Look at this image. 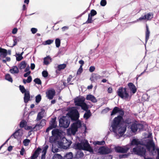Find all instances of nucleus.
<instances>
[{
  "instance_id": "nucleus-1",
  "label": "nucleus",
  "mask_w": 159,
  "mask_h": 159,
  "mask_svg": "<svg viewBox=\"0 0 159 159\" xmlns=\"http://www.w3.org/2000/svg\"><path fill=\"white\" fill-rule=\"evenodd\" d=\"M133 148V152L135 154L140 156H144L146 152V147L148 151L151 149L155 150V144L152 139H146L143 141L139 140L138 139H133L131 141L130 145L123 147L117 146L115 148L116 152L119 153H125L129 149Z\"/></svg>"
},
{
  "instance_id": "nucleus-2",
  "label": "nucleus",
  "mask_w": 159,
  "mask_h": 159,
  "mask_svg": "<svg viewBox=\"0 0 159 159\" xmlns=\"http://www.w3.org/2000/svg\"><path fill=\"white\" fill-rule=\"evenodd\" d=\"M120 115L116 117L113 120L111 125V127L113 132L115 133V136L117 138H118L123 135L126 129L125 126L122 127L120 122L123 120V116L124 112L122 109L119 108L118 112Z\"/></svg>"
},
{
  "instance_id": "nucleus-3",
  "label": "nucleus",
  "mask_w": 159,
  "mask_h": 159,
  "mask_svg": "<svg viewBox=\"0 0 159 159\" xmlns=\"http://www.w3.org/2000/svg\"><path fill=\"white\" fill-rule=\"evenodd\" d=\"M76 148L80 150H83L89 151L90 153H93V150L90 146L88 141L85 140H83L80 143H77Z\"/></svg>"
},
{
  "instance_id": "nucleus-4",
  "label": "nucleus",
  "mask_w": 159,
  "mask_h": 159,
  "mask_svg": "<svg viewBox=\"0 0 159 159\" xmlns=\"http://www.w3.org/2000/svg\"><path fill=\"white\" fill-rule=\"evenodd\" d=\"M81 125V122L79 120L73 123L71 127L67 129V134L70 135H75L78 131V129L80 128Z\"/></svg>"
},
{
  "instance_id": "nucleus-5",
  "label": "nucleus",
  "mask_w": 159,
  "mask_h": 159,
  "mask_svg": "<svg viewBox=\"0 0 159 159\" xmlns=\"http://www.w3.org/2000/svg\"><path fill=\"white\" fill-rule=\"evenodd\" d=\"M48 147V145H45L43 147L42 149L41 148H38L35 151L34 154L31 157V159H36L38 157L39 153L41 152L42 150V151L41 159H45L47 150Z\"/></svg>"
},
{
  "instance_id": "nucleus-6",
  "label": "nucleus",
  "mask_w": 159,
  "mask_h": 159,
  "mask_svg": "<svg viewBox=\"0 0 159 159\" xmlns=\"http://www.w3.org/2000/svg\"><path fill=\"white\" fill-rule=\"evenodd\" d=\"M118 95L121 98L126 100H129L130 99L131 96L127 93L125 88H120L117 91Z\"/></svg>"
},
{
  "instance_id": "nucleus-7",
  "label": "nucleus",
  "mask_w": 159,
  "mask_h": 159,
  "mask_svg": "<svg viewBox=\"0 0 159 159\" xmlns=\"http://www.w3.org/2000/svg\"><path fill=\"white\" fill-rule=\"evenodd\" d=\"M72 120H76L78 119L80 115L78 111L74 108H71L67 114Z\"/></svg>"
},
{
  "instance_id": "nucleus-8",
  "label": "nucleus",
  "mask_w": 159,
  "mask_h": 159,
  "mask_svg": "<svg viewBox=\"0 0 159 159\" xmlns=\"http://www.w3.org/2000/svg\"><path fill=\"white\" fill-rule=\"evenodd\" d=\"M58 144L60 148L67 149L70 147L71 142L68 141L65 138L63 137L60 141H58Z\"/></svg>"
},
{
  "instance_id": "nucleus-9",
  "label": "nucleus",
  "mask_w": 159,
  "mask_h": 159,
  "mask_svg": "<svg viewBox=\"0 0 159 159\" xmlns=\"http://www.w3.org/2000/svg\"><path fill=\"white\" fill-rule=\"evenodd\" d=\"M59 125L64 128H67L70 123V121L66 117H63L59 120Z\"/></svg>"
},
{
  "instance_id": "nucleus-10",
  "label": "nucleus",
  "mask_w": 159,
  "mask_h": 159,
  "mask_svg": "<svg viewBox=\"0 0 159 159\" xmlns=\"http://www.w3.org/2000/svg\"><path fill=\"white\" fill-rule=\"evenodd\" d=\"M111 152V149L107 147L102 146L99 148L98 152L102 155H106Z\"/></svg>"
},
{
  "instance_id": "nucleus-11",
  "label": "nucleus",
  "mask_w": 159,
  "mask_h": 159,
  "mask_svg": "<svg viewBox=\"0 0 159 159\" xmlns=\"http://www.w3.org/2000/svg\"><path fill=\"white\" fill-rule=\"evenodd\" d=\"M45 124L46 120L44 119L41 120L40 122L37 123L36 125L34 126V131L40 129L43 126L45 125Z\"/></svg>"
},
{
  "instance_id": "nucleus-12",
  "label": "nucleus",
  "mask_w": 159,
  "mask_h": 159,
  "mask_svg": "<svg viewBox=\"0 0 159 159\" xmlns=\"http://www.w3.org/2000/svg\"><path fill=\"white\" fill-rule=\"evenodd\" d=\"M23 134L22 129H19L12 134L11 137L13 136L14 138L17 139L21 137Z\"/></svg>"
},
{
  "instance_id": "nucleus-13",
  "label": "nucleus",
  "mask_w": 159,
  "mask_h": 159,
  "mask_svg": "<svg viewBox=\"0 0 159 159\" xmlns=\"http://www.w3.org/2000/svg\"><path fill=\"white\" fill-rule=\"evenodd\" d=\"M85 100V98L83 97H77L74 99V102L76 105L80 106Z\"/></svg>"
},
{
  "instance_id": "nucleus-14",
  "label": "nucleus",
  "mask_w": 159,
  "mask_h": 159,
  "mask_svg": "<svg viewBox=\"0 0 159 159\" xmlns=\"http://www.w3.org/2000/svg\"><path fill=\"white\" fill-rule=\"evenodd\" d=\"M128 85L131 91V93H135L137 91V89L135 86L132 83H128Z\"/></svg>"
},
{
  "instance_id": "nucleus-15",
  "label": "nucleus",
  "mask_w": 159,
  "mask_h": 159,
  "mask_svg": "<svg viewBox=\"0 0 159 159\" xmlns=\"http://www.w3.org/2000/svg\"><path fill=\"white\" fill-rule=\"evenodd\" d=\"M46 94L48 98L50 99H52L53 98L55 95V92L54 90L51 89L47 92Z\"/></svg>"
},
{
  "instance_id": "nucleus-16",
  "label": "nucleus",
  "mask_w": 159,
  "mask_h": 159,
  "mask_svg": "<svg viewBox=\"0 0 159 159\" xmlns=\"http://www.w3.org/2000/svg\"><path fill=\"white\" fill-rule=\"evenodd\" d=\"M0 59L5 58L7 55V50L0 48Z\"/></svg>"
},
{
  "instance_id": "nucleus-17",
  "label": "nucleus",
  "mask_w": 159,
  "mask_h": 159,
  "mask_svg": "<svg viewBox=\"0 0 159 159\" xmlns=\"http://www.w3.org/2000/svg\"><path fill=\"white\" fill-rule=\"evenodd\" d=\"M30 94L29 91H26L24 93V102L25 103H27L30 100Z\"/></svg>"
},
{
  "instance_id": "nucleus-18",
  "label": "nucleus",
  "mask_w": 159,
  "mask_h": 159,
  "mask_svg": "<svg viewBox=\"0 0 159 159\" xmlns=\"http://www.w3.org/2000/svg\"><path fill=\"white\" fill-rule=\"evenodd\" d=\"M86 99L92 101L93 102H96L97 100L94 96L91 94L88 95L87 96Z\"/></svg>"
},
{
  "instance_id": "nucleus-19",
  "label": "nucleus",
  "mask_w": 159,
  "mask_h": 159,
  "mask_svg": "<svg viewBox=\"0 0 159 159\" xmlns=\"http://www.w3.org/2000/svg\"><path fill=\"white\" fill-rule=\"evenodd\" d=\"M101 78V76L97 74H93L90 78V80L92 81H95L100 79Z\"/></svg>"
},
{
  "instance_id": "nucleus-20",
  "label": "nucleus",
  "mask_w": 159,
  "mask_h": 159,
  "mask_svg": "<svg viewBox=\"0 0 159 159\" xmlns=\"http://www.w3.org/2000/svg\"><path fill=\"white\" fill-rule=\"evenodd\" d=\"M10 72L12 74H17L19 72L18 68L16 66H13L12 68L10 70Z\"/></svg>"
},
{
  "instance_id": "nucleus-21",
  "label": "nucleus",
  "mask_w": 159,
  "mask_h": 159,
  "mask_svg": "<svg viewBox=\"0 0 159 159\" xmlns=\"http://www.w3.org/2000/svg\"><path fill=\"white\" fill-rule=\"evenodd\" d=\"M146 38H145V43L146 44L148 42V39H149L150 32L149 30L148 26L147 25L146 26Z\"/></svg>"
},
{
  "instance_id": "nucleus-22",
  "label": "nucleus",
  "mask_w": 159,
  "mask_h": 159,
  "mask_svg": "<svg viewBox=\"0 0 159 159\" xmlns=\"http://www.w3.org/2000/svg\"><path fill=\"white\" fill-rule=\"evenodd\" d=\"M51 58L49 56H47L45 57L43 60L44 64L45 65H48L51 62Z\"/></svg>"
},
{
  "instance_id": "nucleus-23",
  "label": "nucleus",
  "mask_w": 159,
  "mask_h": 159,
  "mask_svg": "<svg viewBox=\"0 0 159 159\" xmlns=\"http://www.w3.org/2000/svg\"><path fill=\"white\" fill-rule=\"evenodd\" d=\"M131 129L133 132H135L137 130V123H133L132 124Z\"/></svg>"
},
{
  "instance_id": "nucleus-24",
  "label": "nucleus",
  "mask_w": 159,
  "mask_h": 159,
  "mask_svg": "<svg viewBox=\"0 0 159 159\" xmlns=\"http://www.w3.org/2000/svg\"><path fill=\"white\" fill-rule=\"evenodd\" d=\"M142 20L147 21V17L145 14L144 16H142L141 17L137 19L136 20L133 21L132 23H135L139 21H141Z\"/></svg>"
},
{
  "instance_id": "nucleus-25",
  "label": "nucleus",
  "mask_w": 159,
  "mask_h": 159,
  "mask_svg": "<svg viewBox=\"0 0 159 159\" xmlns=\"http://www.w3.org/2000/svg\"><path fill=\"white\" fill-rule=\"evenodd\" d=\"M44 112V111H41L38 113L36 121H38L43 118V116Z\"/></svg>"
},
{
  "instance_id": "nucleus-26",
  "label": "nucleus",
  "mask_w": 159,
  "mask_h": 159,
  "mask_svg": "<svg viewBox=\"0 0 159 159\" xmlns=\"http://www.w3.org/2000/svg\"><path fill=\"white\" fill-rule=\"evenodd\" d=\"M73 156L71 152L67 153L64 157L63 159H73Z\"/></svg>"
},
{
  "instance_id": "nucleus-27",
  "label": "nucleus",
  "mask_w": 159,
  "mask_h": 159,
  "mask_svg": "<svg viewBox=\"0 0 159 159\" xmlns=\"http://www.w3.org/2000/svg\"><path fill=\"white\" fill-rule=\"evenodd\" d=\"M147 17V20H150L152 19L153 16V14L152 12H149L147 14H145Z\"/></svg>"
},
{
  "instance_id": "nucleus-28",
  "label": "nucleus",
  "mask_w": 159,
  "mask_h": 159,
  "mask_svg": "<svg viewBox=\"0 0 159 159\" xmlns=\"http://www.w3.org/2000/svg\"><path fill=\"white\" fill-rule=\"evenodd\" d=\"M52 135L53 136H59L60 134L59 130L57 129H54L52 131Z\"/></svg>"
},
{
  "instance_id": "nucleus-29",
  "label": "nucleus",
  "mask_w": 159,
  "mask_h": 159,
  "mask_svg": "<svg viewBox=\"0 0 159 159\" xmlns=\"http://www.w3.org/2000/svg\"><path fill=\"white\" fill-rule=\"evenodd\" d=\"M119 108L117 107H115L113 109L111 113V116H112L115 115L116 113L118 112Z\"/></svg>"
},
{
  "instance_id": "nucleus-30",
  "label": "nucleus",
  "mask_w": 159,
  "mask_h": 159,
  "mask_svg": "<svg viewBox=\"0 0 159 159\" xmlns=\"http://www.w3.org/2000/svg\"><path fill=\"white\" fill-rule=\"evenodd\" d=\"M26 66V63L25 61H22L19 66L20 69H22L25 68Z\"/></svg>"
},
{
  "instance_id": "nucleus-31",
  "label": "nucleus",
  "mask_w": 159,
  "mask_h": 159,
  "mask_svg": "<svg viewBox=\"0 0 159 159\" xmlns=\"http://www.w3.org/2000/svg\"><path fill=\"white\" fill-rule=\"evenodd\" d=\"M54 42V40L53 39H48L43 43V44L44 45H50L52 43Z\"/></svg>"
},
{
  "instance_id": "nucleus-32",
  "label": "nucleus",
  "mask_w": 159,
  "mask_h": 159,
  "mask_svg": "<svg viewBox=\"0 0 159 159\" xmlns=\"http://www.w3.org/2000/svg\"><path fill=\"white\" fill-rule=\"evenodd\" d=\"M80 106L81 107V108L82 109L85 111H87L88 109V106L84 102L83 103H82Z\"/></svg>"
},
{
  "instance_id": "nucleus-33",
  "label": "nucleus",
  "mask_w": 159,
  "mask_h": 159,
  "mask_svg": "<svg viewBox=\"0 0 159 159\" xmlns=\"http://www.w3.org/2000/svg\"><path fill=\"white\" fill-rule=\"evenodd\" d=\"M91 116V113L90 110H89L86 112L84 115V117L86 120L88 119Z\"/></svg>"
},
{
  "instance_id": "nucleus-34",
  "label": "nucleus",
  "mask_w": 159,
  "mask_h": 159,
  "mask_svg": "<svg viewBox=\"0 0 159 159\" xmlns=\"http://www.w3.org/2000/svg\"><path fill=\"white\" fill-rule=\"evenodd\" d=\"M51 126L52 128H54L56 126V124L55 123V119H52L50 122Z\"/></svg>"
},
{
  "instance_id": "nucleus-35",
  "label": "nucleus",
  "mask_w": 159,
  "mask_h": 159,
  "mask_svg": "<svg viewBox=\"0 0 159 159\" xmlns=\"http://www.w3.org/2000/svg\"><path fill=\"white\" fill-rule=\"evenodd\" d=\"M27 124V122L24 120H23L21 121L20 124V128H23L24 127H25L26 125Z\"/></svg>"
},
{
  "instance_id": "nucleus-36",
  "label": "nucleus",
  "mask_w": 159,
  "mask_h": 159,
  "mask_svg": "<svg viewBox=\"0 0 159 159\" xmlns=\"http://www.w3.org/2000/svg\"><path fill=\"white\" fill-rule=\"evenodd\" d=\"M5 79L11 82H12L13 81L11 75L9 74H7L6 75Z\"/></svg>"
},
{
  "instance_id": "nucleus-37",
  "label": "nucleus",
  "mask_w": 159,
  "mask_h": 159,
  "mask_svg": "<svg viewBox=\"0 0 159 159\" xmlns=\"http://www.w3.org/2000/svg\"><path fill=\"white\" fill-rule=\"evenodd\" d=\"M19 87L20 91L22 93H25L26 91H29L25 89L23 86L20 85Z\"/></svg>"
},
{
  "instance_id": "nucleus-38",
  "label": "nucleus",
  "mask_w": 159,
  "mask_h": 159,
  "mask_svg": "<svg viewBox=\"0 0 159 159\" xmlns=\"http://www.w3.org/2000/svg\"><path fill=\"white\" fill-rule=\"evenodd\" d=\"M41 97L40 94L37 95L35 97V102L38 104L41 101Z\"/></svg>"
},
{
  "instance_id": "nucleus-39",
  "label": "nucleus",
  "mask_w": 159,
  "mask_h": 159,
  "mask_svg": "<svg viewBox=\"0 0 159 159\" xmlns=\"http://www.w3.org/2000/svg\"><path fill=\"white\" fill-rule=\"evenodd\" d=\"M66 66V65L65 64L58 65V70H61L65 68Z\"/></svg>"
},
{
  "instance_id": "nucleus-40",
  "label": "nucleus",
  "mask_w": 159,
  "mask_h": 159,
  "mask_svg": "<svg viewBox=\"0 0 159 159\" xmlns=\"http://www.w3.org/2000/svg\"><path fill=\"white\" fill-rule=\"evenodd\" d=\"M30 142V141L29 139H25L23 140V143L24 146H27L29 145Z\"/></svg>"
},
{
  "instance_id": "nucleus-41",
  "label": "nucleus",
  "mask_w": 159,
  "mask_h": 159,
  "mask_svg": "<svg viewBox=\"0 0 159 159\" xmlns=\"http://www.w3.org/2000/svg\"><path fill=\"white\" fill-rule=\"evenodd\" d=\"M55 43L56 47L57 48H59L60 45L61 43V41L60 39H56L55 40Z\"/></svg>"
},
{
  "instance_id": "nucleus-42",
  "label": "nucleus",
  "mask_w": 159,
  "mask_h": 159,
  "mask_svg": "<svg viewBox=\"0 0 159 159\" xmlns=\"http://www.w3.org/2000/svg\"><path fill=\"white\" fill-rule=\"evenodd\" d=\"M16 60L18 61H21L23 58V57L21 55H20L19 53H16Z\"/></svg>"
},
{
  "instance_id": "nucleus-43",
  "label": "nucleus",
  "mask_w": 159,
  "mask_h": 159,
  "mask_svg": "<svg viewBox=\"0 0 159 159\" xmlns=\"http://www.w3.org/2000/svg\"><path fill=\"white\" fill-rule=\"evenodd\" d=\"M62 157L60 155L56 154L54 155L52 159H62Z\"/></svg>"
},
{
  "instance_id": "nucleus-44",
  "label": "nucleus",
  "mask_w": 159,
  "mask_h": 159,
  "mask_svg": "<svg viewBox=\"0 0 159 159\" xmlns=\"http://www.w3.org/2000/svg\"><path fill=\"white\" fill-rule=\"evenodd\" d=\"M124 123L129 125L132 123V120L130 119L127 118L124 121Z\"/></svg>"
},
{
  "instance_id": "nucleus-45",
  "label": "nucleus",
  "mask_w": 159,
  "mask_h": 159,
  "mask_svg": "<svg viewBox=\"0 0 159 159\" xmlns=\"http://www.w3.org/2000/svg\"><path fill=\"white\" fill-rule=\"evenodd\" d=\"M137 130L139 129V130H141L143 129V126L142 124L137 123Z\"/></svg>"
},
{
  "instance_id": "nucleus-46",
  "label": "nucleus",
  "mask_w": 159,
  "mask_h": 159,
  "mask_svg": "<svg viewBox=\"0 0 159 159\" xmlns=\"http://www.w3.org/2000/svg\"><path fill=\"white\" fill-rule=\"evenodd\" d=\"M92 16H91L90 15V14H89L88 18L86 22V23H90L92 22Z\"/></svg>"
},
{
  "instance_id": "nucleus-47",
  "label": "nucleus",
  "mask_w": 159,
  "mask_h": 159,
  "mask_svg": "<svg viewBox=\"0 0 159 159\" xmlns=\"http://www.w3.org/2000/svg\"><path fill=\"white\" fill-rule=\"evenodd\" d=\"M149 97L147 94H144L143 96V98L145 101H147L149 99Z\"/></svg>"
},
{
  "instance_id": "nucleus-48",
  "label": "nucleus",
  "mask_w": 159,
  "mask_h": 159,
  "mask_svg": "<svg viewBox=\"0 0 159 159\" xmlns=\"http://www.w3.org/2000/svg\"><path fill=\"white\" fill-rule=\"evenodd\" d=\"M25 129L26 130H30L31 131H34V127H32L31 126H25Z\"/></svg>"
},
{
  "instance_id": "nucleus-49",
  "label": "nucleus",
  "mask_w": 159,
  "mask_h": 159,
  "mask_svg": "<svg viewBox=\"0 0 159 159\" xmlns=\"http://www.w3.org/2000/svg\"><path fill=\"white\" fill-rule=\"evenodd\" d=\"M34 81L36 84H41V82L39 78H36L34 79Z\"/></svg>"
},
{
  "instance_id": "nucleus-50",
  "label": "nucleus",
  "mask_w": 159,
  "mask_h": 159,
  "mask_svg": "<svg viewBox=\"0 0 159 159\" xmlns=\"http://www.w3.org/2000/svg\"><path fill=\"white\" fill-rule=\"evenodd\" d=\"M89 14H90V15L91 16H93L96 15L97 12L96 11L94 10H92Z\"/></svg>"
},
{
  "instance_id": "nucleus-51",
  "label": "nucleus",
  "mask_w": 159,
  "mask_h": 159,
  "mask_svg": "<svg viewBox=\"0 0 159 159\" xmlns=\"http://www.w3.org/2000/svg\"><path fill=\"white\" fill-rule=\"evenodd\" d=\"M43 76L44 77H46L48 76V73L47 71L44 70L42 72Z\"/></svg>"
},
{
  "instance_id": "nucleus-52",
  "label": "nucleus",
  "mask_w": 159,
  "mask_h": 159,
  "mask_svg": "<svg viewBox=\"0 0 159 159\" xmlns=\"http://www.w3.org/2000/svg\"><path fill=\"white\" fill-rule=\"evenodd\" d=\"M107 4L106 0H101L100 2V5L102 6H104Z\"/></svg>"
},
{
  "instance_id": "nucleus-53",
  "label": "nucleus",
  "mask_w": 159,
  "mask_h": 159,
  "mask_svg": "<svg viewBox=\"0 0 159 159\" xmlns=\"http://www.w3.org/2000/svg\"><path fill=\"white\" fill-rule=\"evenodd\" d=\"M96 144L97 145H103L105 143V142L104 141H97L96 142Z\"/></svg>"
},
{
  "instance_id": "nucleus-54",
  "label": "nucleus",
  "mask_w": 159,
  "mask_h": 159,
  "mask_svg": "<svg viewBox=\"0 0 159 159\" xmlns=\"http://www.w3.org/2000/svg\"><path fill=\"white\" fill-rule=\"evenodd\" d=\"M83 71V68L82 67V66H80V68L78 70L77 74V75H80Z\"/></svg>"
},
{
  "instance_id": "nucleus-55",
  "label": "nucleus",
  "mask_w": 159,
  "mask_h": 159,
  "mask_svg": "<svg viewBox=\"0 0 159 159\" xmlns=\"http://www.w3.org/2000/svg\"><path fill=\"white\" fill-rule=\"evenodd\" d=\"M37 29L36 28H32L31 29V31L33 34H35L36 33L37 31Z\"/></svg>"
},
{
  "instance_id": "nucleus-56",
  "label": "nucleus",
  "mask_w": 159,
  "mask_h": 159,
  "mask_svg": "<svg viewBox=\"0 0 159 159\" xmlns=\"http://www.w3.org/2000/svg\"><path fill=\"white\" fill-rule=\"evenodd\" d=\"M56 140L54 138V136H51L49 138V141L51 143H52L54 142Z\"/></svg>"
},
{
  "instance_id": "nucleus-57",
  "label": "nucleus",
  "mask_w": 159,
  "mask_h": 159,
  "mask_svg": "<svg viewBox=\"0 0 159 159\" xmlns=\"http://www.w3.org/2000/svg\"><path fill=\"white\" fill-rule=\"evenodd\" d=\"M95 69V67L93 66H91L90 67L89 70L90 72H92Z\"/></svg>"
},
{
  "instance_id": "nucleus-58",
  "label": "nucleus",
  "mask_w": 159,
  "mask_h": 159,
  "mask_svg": "<svg viewBox=\"0 0 159 159\" xmlns=\"http://www.w3.org/2000/svg\"><path fill=\"white\" fill-rule=\"evenodd\" d=\"M26 80L27 82V83H30L32 81V77L30 76H29L28 77L27 79Z\"/></svg>"
},
{
  "instance_id": "nucleus-59",
  "label": "nucleus",
  "mask_w": 159,
  "mask_h": 159,
  "mask_svg": "<svg viewBox=\"0 0 159 159\" xmlns=\"http://www.w3.org/2000/svg\"><path fill=\"white\" fill-rule=\"evenodd\" d=\"M25 152V149L23 147H22L20 151V155H23Z\"/></svg>"
},
{
  "instance_id": "nucleus-60",
  "label": "nucleus",
  "mask_w": 159,
  "mask_h": 159,
  "mask_svg": "<svg viewBox=\"0 0 159 159\" xmlns=\"http://www.w3.org/2000/svg\"><path fill=\"white\" fill-rule=\"evenodd\" d=\"M17 31V29L16 28H14L12 31V33L13 34H16Z\"/></svg>"
},
{
  "instance_id": "nucleus-61",
  "label": "nucleus",
  "mask_w": 159,
  "mask_h": 159,
  "mask_svg": "<svg viewBox=\"0 0 159 159\" xmlns=\"http://www.w3.org/2000/svg\"><path fill=\"white\" fill-rule=\"evenodd\" d=\"M127 156V155L126 154H121L119 156V157L120 158H124L126 157Z\"/></svg>"
},
{
  "instance_id": "nucleus-62",
  "label": "nucleus",
  "mask_w": 159,
  "mask_h": 159,
  "mask_svg": "<svg viewBox=\"0 0 159 159\" xmlns=\"http://www.w3.org/2000/svg\"><path fill=\"white\" fill-rule=\"evenodd\" d=\"M72 78V76L71 75H69V77L67 78V83H70V81L71 79Z\"/></svg>"
},
{
  "instance_id": "nucleus-63",
  "label": "nucleus",
  "mask_w": 159,
  "mask_h": 159,
  "mask_svg": "<svg viewBox=\"0 0 159 159\" xmlns=\"http://www.w3.org/2000/svg\"><path fill=\"white\" fill-rule=\"evenodd\" d=\"M69 28L68 27L66 26H65L61 28V29L62 31H64L66 30H67Z\"/></svg>"
},
{
  "instance_id": "nucleus-64",
  "label": "nucleus",
  "mask_w": 159,
  "mask_h": 159,
  "mask_svg": "<svg viewBox=\"0 0 159 159\" xmlns=\"http://www.w3.org/2000/svg\"><path fill=\"white\" fill-rule=\"evenodd\" d=\"M30 73L31 72L30 71H28V72H27V73L24 74V77H27L30 74Z\"/></svg>"
}]
</instances>
